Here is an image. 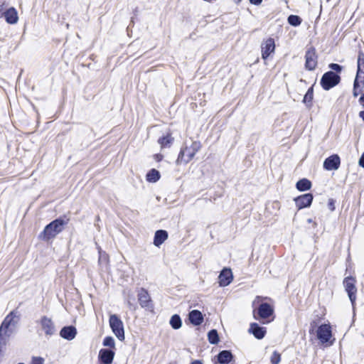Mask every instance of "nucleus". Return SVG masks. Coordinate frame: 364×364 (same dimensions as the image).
<instances>
[{"mask_svg": "<svg viewBox=\"0 0 364 364\" xmlns=\"http://www.w3.org/2000/svg\"><path fill=\"white\" fill-rule=\"evenodd\" d=\"M359 102L364 107V93L360 97Z\"/></svg>", "mask_w": 364, "mask_h": 364, "instance_id": "79ce46f5", "label": "nucleus"}, {"mask_svg": "<svg viewBox=\"0 0 364 364\" xmlns=\"http://www.w3.org/2000/svg\"><path fill=\"white\" fill-rule=\"evenodd\" d=\"M43 361L44 360L41 357H33L32 358L31 364H43Z\"/></svg>", "mask_w": 364, "mask_h": 364, "instance_id": "f704fd0d", "label": "nucleus"}, {"mask_svg": "<svg viewBox=\"0 0 364 364\" xmlns=\"http://www.w3.org/2000/svg\"><path fill=\"white\" fill-rule=\"evenodd\" d=\"M269 321H267V322H265V321H263V323H269Z\"/></svg>", "mask_w": 364, "mask_h": 364, "instance_id": "09e8293b", "label": "nucleus"}, {"mask_svg": "<svg viewBox=\"0 0 364 364\" xmlns=\"http://www.w3.org/2000/svg\"><path fill=\"white\" fill-rule=\"evenodd\" d=\"M249 1L252 4L258 6L262 4L263 0H249Z\"/></svg>", "mask_w": 364, "mask_h": 364, "instance_id": "ea45409f", "label": "nucleus"}, {"mask_svg": "<svg viewBox=\"0 0 364 364\" xmlns=\"http://www.w3.org/2000/svg\"><path fill=\"white\" fill-rule=\"evenodd\" d=\"M128 305L129 306V308H132V304H131L130 301H128Z\"/></svg>", "mask_w": 364, "mask_h": 364, "instance_id": "49530a36", "label": "nucleus"}, {"mask_svg": "<svg viewBox=\"0 0 364 364\" xmlns=\"http://www.w3.org/2000/svg\"><path fill=\"white\" fill-rule=\"evenodd\" d=\"M314 196L311 193H305L296 197L294 200L298 210L309 207L313 201Z\"/></svg>", "mask_w": 364, "mask_h": 364, "instance_id": "9b49d317", "label": "nucleus"}, {"mask_svg": "<svg viewBox=\"0 0 364 364\" xmlns=\"http://www.w3.org/2000/svg\"><path fill=\"white\" fill-rule=\"evenodd\" d=\"M328 68L336 73H340L343 70V66L337 63H330Z\"/></svg>", "mask_w": 364, "mask_h": 364, "instance_id": "72a5a7b5", "label": "nucleus"}, {"mask_svg": "<svg viewBox=\"0 0 364 364\" xmlns=\"http://www.w3.org/2000/svg\"><path fill=\"white\" fill-rule=\"evenodd\" d=\"M5 21L9 24H15L18 22V16L14 7H10L5 11Z\"/></svg>", "mask_w": 364, "mask_h": 364, "instance_id": "412c9836", "label": "nucleus"}, {"mask_svg": "<svg viewBox=\"0 0 364 364\" xmlns=\"http://www.w3.org/2000/svg\"><path fill=\"white\" fill-rule=\"evenodd\" d=\"M188 319L193 326H199L203 321V316L198 310H192L188 314Z\"/></svg>", "mask_w": 364, "mask_h": 364, "instance_id": "5701e85b", "label": "nucleus"}, {"mask_svg": "<svg viewBox=\"0 0 364 364\" xmlns=\"http://www.w3.org/2000/svg\"><path fill=\"white\" fill-rule=\"evenodd\" d=\"M355 80L360 81L362 87H364V53L358 52L357 60V72Z\"/></svg>", "mask_w": 364, "mask_h": 364, "instance_id": "ddd939ff", "label": "nucleus"}, {"mask_svg": "<svg viewBox=\"0 0 364 364\" xmlns=\"http://www.w3.org/2000/svg\"><path fill=\"white\" fill-rule=\"evenodd\" d=\"M340 81L341 77L338 74L333 71H328L322 75L320 84L323 90H329L336 86Z\"/></svg>", "mask_w": 364, "mask_h": 364, "instance_id": "423d86ee", "label": "nucleus"}, {"mask_svg": "<svg viewBox=\"0 0 364 364\" xmlns=\"http://www.w3.org/2000/svg\"><path fill=\"white\" fill-rule=\"evenodd\" d=\"M287 21L292 26H299L301 23L302 20L300 16L291 14L288 16Z\"/></svg>", "mask_w": 364, "mask_h": 364, "instance_id": "c756f323", "label": "nucleus"}, {"mask_svg": "<svg viewBox=\"0 0 364 364\" xmlns=\"http://www.w3.org/2000/svg\"><path fill=\"white\" fill-rule=\"evenodd\" d=\"M201 144L198 141H194L192 142L190 146H186L181 149L177 159L178 164H187L196 155V154L200 149Z\"/></svg>", "mask_w": 364, "mask_h": 364, "instance_id": "7ed1b4c3", "label": "nucleus"}, {"mask_svg": "<svg viewBox=\"0 0 364 364\" xmlns=\"http://www.w3.org/2000/svg\"><path fill=\"white\" fill-rule=\"evenodd\" d=\"M274 314V308L268 303H262L259 305L257 310L253 311V316L256 320L268 319Z\"/></svg>", "mask_w": 364, "mask_h": 364, "instance_id": "0eeeda50", "label": "nucleus"}, {"mask_svg": "<svg viewBox=\"0 0 364 364\" xmlns=\"http://www.w3.org/2000/svg\"><path fill=\"white\" fill-rule=\"evenodd\" d=\"M77 335V329L73 326H66L61 328L60 336L68 341L73 340Z\"/></svg>", "mask_w": 364, "mask_h": 364, "instance_id": "a211bd4d", "label": "nucleus"}, {"mask_svg": "<svg viewBox=\"0 0 364 364\" xmlns=\"http://www.w3.org/2000/svg\"><path fill=\"white\" fill-rule=\"evenodd\" d=\"M305 68L308 70H314L317 65V55L314 48H309L305 54Z\"/></svg>", "mask_w": 364, "mask_h": 364, "instance_id": "1a4fd4ad", "label": "nucleus"}, {"mask_svg": "<svg viewBox=\"0 0 364 364\" xmlns=\"http://www.w3.org/2000/svg\"><path fill=\"white\" fill-rule=\"evenodd\" d=\"M69 220V218L65 215L55 219L46 225L43 232L40 233L39 238L45 241L53 239L64 230V227L68 223Z\"/></svg>", "mask_w": 364, "mask_h": 364, "instance_id": "f257e3e1", "label": "nucleus"}, {"mask_svg": "<svg viewBox=\"0 0 364 364\" xmlns=\"http://www.w3.org/2000/svg\"><path fill=\"white\" fill-rule=\"evenodd\" d=\"M137 296L139 303L142 308L146 309L148 310H151L153 309L151 299L148 291L145 289H140Z\"/></svg>", "mask_w": 364, "mask_h": 364, "instance_id": "9d476101", "label": "nucleus"}, {"mask_svg": "<svg viewBox=\"0 0 364 364\" xmlns=\"http://www.w3.org/2000/svg\"><path fill=\"white\" fill-rule=\"evenodd\" d=\"M18 321L17 312L15 311H11L4 319L0 326V350H2V347L6 343V340L11 334V330L9 329L10 326H15Z\"/></svg>", "mask_w": 364, "mask_h": 364, "instance_id": "f03ea898", "label": "nucleus"}, {"mask_svg": "<svg viewBox=\"0 0 364 364\" xmlns=\"http://www.w3.org/2000/svg\"><path fill=\"white\" fill-rule=\"evenodd\" d=\"M313 98H314V88H313V86H311V87H309L306 93L305 94L304 99H303V102L305 103L307 107H310L312 105L311 102H312Z\"/></svg>", "mask_w": 364, "mask_h": 364, "instance_id": "bb28decb", "label": "nucleus"}, {"mask_svg": "<svg viewBox=\"0 0 364 364\" xmlns=\"http://www.w3.org/2000/svg\"><path fill=\"white\" fill-rule=\"evenodd\" d=\"M275 44L274 40L272 38H268L263 46H262V57L267 59L272 53L274 51Z\"/></svg>", "mask_w": 364, "mask_h": 364, "instance_id": "aec40b11", "label": "nucleus"}, {"mask_svg": "<svg viewBox=\"0 0 364 364\" xmlns=\"http://www.w3.org/2000/svg\"><path fill=\"white\" fill-rule=\"evenodd\" d=\"M40 323L46 336H52L55 333V328L51 318L43 316L41 318Z\"/></svg>", "mask_w": 364, "mask_h": 364, "instance_id": "2eb2a0df", "label": "nucleus"}, {"mask_svg": "<svg viewBox=\"0 0 364 364\" xmlns=\"http://www.w3.org/2000/svg\"><path fill=\"white\" fill-rule=\"evenodd\" d=\"M170 325L173 329H179L182 326V321L179 315L174 314L171 317Z\"/></svg>", "mask_w": 364, "mask_h": 364, "instance_id": "cd10ccee", "label": "nucleus"}, {"mask_svg": "<svg viewBox=\"0 0 364 364\" xmlns=\"http://www.w3.org/2000/svg\"><path fill=\"white\" fill-rule=\"evenodd\" d=\"M296 188L299 191H306L311 188V182L307 178H302L296 183Z\"/></svg>", "mask_w": 364, "mask_h": 364, "instance_id": "b1692460", "label": "nucleus"}, {"mask_svg": "<svg viewBox=\"0 0 364 364\" xmlns=\"http://www.w3.org/2000/svg\"><path fill=\"white\" fill-rule=\"evenodd\" d=\"M18 364H25V363H18Z\"/></svg>", "mask_w": 364, "mask_h": 364, "instance_id": "8fccbe9b", "label": "nucleus"}, {"mask_svg": "<svg viewBox=\"0 0 364 364\" xmlns=\"http://www.w3.org/2000/svg\"><path fill=\"white\" fill-rule=\"evenodd\" d=\"M173 141V138L170 135L167 134L158 139V143L161 145V147L166 148L170 147Z\"/></svg>", "mask_w": 364, "mask_h": 364, "instance_id": "a878e982", "label": "nucleus"}, {"mask_svg": "<svg viewBox=\"0 0 364 364\" xmlns=\"http://www.w3.org/2000/svg\"><path fill=\"white\" fill-rule=\"evenodd\" d=\"M217 363L220 364H229L234 360V355L229 350H223L216 355Z\"/></svg>", "mask_w": 364, "mask_h": 364, "instance_id": "6ab92c4d", "label": "nucleus"}, {"mask_svg": "<svg viewBox=\"0 0 364 364\" xmlns=\"http://www.w3.org/2000/svg\"><path fill=\"white\" fill-rule=\"evenodd\" d=\"M364 87H362V84L360 83V81L354 80L353 82V95L354 97H356L358 96L359 93L360 92V90Z\"/></svg>", "mask_w": 364, "mask_h": 364, "instance_id": "7c9ffc66", "label": "nucleus"}, {"mask_svg": "<svg viewBox=\"0 0 364 364\" xmlns=\"http://www.w3.org/2000/svg\"><path fill=\"white\" fill-rule=\"evenodd\" d=\"M307 221H308L309 223H311L312 222V219H308Z\"/></svg>", "mask_w": 364, "mask_h": 364, "instance_id": "de8ad7c7", "label": "nucleus"}, {"mask_svg": "<svg viewBox=\"0 0 364 364\" xmlns=\"http://www.w3.org/2000/svg\"><path fill=\"white\" fill-rule=\"evenodd\" d=\"M250 333H252L257 339H262L267 333L265 327L260 326L257 323H252L248 330Z\"/></svg>", "mask_w": 364, "mask_h": 364, "instance_id": "dca6fc26", "label": "nucleus"}, {"mask_svg": "<svg viewBox=\"0 0 364 364\" xmlns=\"http://www.w3.org/2000/svg\"><path fill=\"white\" fill-rule=\"evenodd\" d=\"M208 339L210 343L215 345L220 341L217 330L212 329L208 333Z\"/></svg>", "mask_w": 364, "mask_h": 364, "instance_id": "c85d7f7f", "label": "nucleus"}, {"mask_svg": "<svg viewBox=\"0 0 364 364\" xmlns=\"http://www.w3.org/2000/svg\"><path fill=\"white\" fill-rule=\"evenodd\" d=\"M359 117L362 119V120L364 122V110L360 111L359 112Z\"/></svg>", "mask_w": 364, "mask_h": 364, "instance_id": "c03bdc74", "label": "nucleus"}, {"mask_svg": "<svg viewBox=\"0 0 364 364\" xmlns=\"http://www.w3.org/2000/svg\"><path fill=\"white\" fill-rule=\"evenodd\" d=\"M341 164V159L338 154H333L327 157L323 161V168L326 171H335L338 169Z\"/></svg>", "mask_w": 364, "mask_h": 364, "instance_id": "f8f14e48", "label": "nucleus"}, {"mask_svg": "<svg viewBox=\"0 0 364 364\" xmlns=\"http://www.w3.org/2000/svg\"><path fill=\"white\" fill-rule=\"evenodd\" d=\"M358 164L360 166L364 168V152L362 154L361 156L359 159Z\"/></svg>", "mask_w": 364, "mask_h": 364, "instance_id": "4c0bfd02", "label": "nucleus"}, {"mask_svg": "<svg viewBox=\"0 0 364 364\" xmlns=\"http://www.w3.org/2000/svg\"><path fill=\"white\" fill-rule=\"evenodd\" d=\"M109 326L115 336L121 341H124V328L122 321L116 314H112L109 318Z\"/></svg>", "mask_w": 364, "mask_h": 364, "instance_id": "39448f33", "label": "nucleus"}, {"mask_svg": "<svg viewBox=\"0 0 364 364\" xmlns=\"http://www.w3.org/2000/svg\"><path fill=\"white\" fill-rule=\"evenodd\" d=\"M160 177L159 171L155 168H152L146 173V179L150 183H155L159 180Z\"/></svg>", "mask_w": 364, "mask_h": 364, "instance_id": "393cba45", "label": "nucleus"}, {"mask_svg": "<svg viewBox=\"0 0 364 364\" xmlns=\"http://www.w3.org/2000/svg\"><path fill=\"white\" fill-rule=\"evenodd\" d=\"M317 338L323 344L328 343L332 337V331L330 324H321L316 331Z\"/></svg>", "mask_w": 364, "mask_h": 364, "instance_id": "6e6552de", "label": "nucleus"}, {"mask_svg": "<svg viewBox=\"0 0 364 364\" xmlns=\"http://www.w3.org/2000/svg\"><path fill=\"white\" fill-rule=\"evenodd\" d=\"M281 360V355L277 351H274L272 353L270 361L272 364H279Z\"/></svg>", "mask_w": 364, "mask_h": 364, "instance_id": "473e14b6", "label": "nucleus"}, {"mask_svg": "<svg viewBox=\"0 0 364 364\" xmlns=\"http://www.w3.org/2000/svg\"><path fill=\"white\" fill-rule=\"evenodd\" d=\"M234 1H235L237 4H240V3L242 1V0H234Z\"/></svg>", "mask_w": 364, "mask_h": 364, "instance_id": "a18cd8bd", "label": "nucleus"}, {"mask_svg": "<svg viewBox=\"0 0 364 364\" xmlns=\"http://www.w3.org/2000/svg\"><path fill=\"white\" fill-rule=\"evenodd\" d=\"M168 232L165 230H158L155 232L154 237V245L160 247L168 238Z\"/></svg>", "mask_w": 364, "mask_h": 364, "instance_id": "4be33fe9", "label": "nucleus"}, {"mask_svg": "<svg viewBox=\"0 0 364 364\" xmlns=\"http://www.w3.org/2000/svg\"><path fill=\"white\" fill-rule=\"evenodd\" d=\"M316 326V322L315 321H312L310 324V329H309V333H311L314 332V328Z\"/></svg>", "mask_w": 364, "mask_h": 364, "instance_id": "58836bf2", "label": "nucleus"}, {"mask_svg": "<svg viewBox=\"0 0 364 364\" xmlns=\"http://www.w3.org/2000/svg\"><path fill=\"white\" fill-rule=\"evenodd\" d=\"M103 346L114 348L115 342L112 336H106L103 340Z\"/></svg>", "mask_w": 364, "mask_h": 364, "instance_id": "2f4dec72", "label": "nucleus"}, {"mask_svg": "<svg viewBox=\"0 0 364 364\" xmlns=\"http://www.w3.org/2000/svg\"><path fill=\"white\" fill-rule=\"evenodd\" d=\"M114 357V352L111 349L102 348L99 352V360L102 364H111Z\"/></svg>", "mask_w": 364, "mask_h": 364, "instance_id": "f3484780", "label": "nucleus"}, {"mask_svg": "<svg viewBox=\"0 0 364 364\" xmlns=\"http://www.w3.org/2000/svg\"><path fill=\"white\" fill-rule=\"evenodd\" d=\"M191 364H203V361L200 360H195L191 363Z\"/></svg>", "mask_w": 364, "mask_h": 364, "instance_id": "37998d69", "label": "nucleus"}, {"mask_svg": "<svg viewBox=\"0 0 364 364\" xmlns=\"http://www.w3.org/2000/svg\"><path fill=\"white\" fill-rule=\"evenodd\" d=\"M328 206L331 210H335L334 200L332 198L328 200Z\"/></svg>", "mask_w": 364, "mask_h": 364, "instance_id": "e433bc0d", "label": "nucleus"}, {"mask_svg": "<svg viewBox=\"0 0 364 364\" xmlns=\"http://www.w3.org/2000/svg\"><path fill=\"white\" fill-rule=\"evenodd\" d=\"M154 158L157 161H160L163 159V156L160 154H157L154 155Z\"/></svg>", "mask_w": 364, "mask_h": 364, "instance_id": "a19ab883", "label": "nucleus"}, {"mask_svg": "<svg viewBox=\"0 0 364 364\" xmlns=\"http://www.w3.org/2000/svg\"><path fill=\"white\" fill-rule=\"evenodd\" d=\"M233 279L232 271L230 268L224 267L218 276V284L220 287L229 285Z\"/></svg>", "mask_w": 364, "mask_h": 364, "instance_id": "4468645a", "label": "nucleus"}, {"mask_svg": "<svg viewBox=\"0 0 364 364\" xmlns=\"http://www.w3.org/2000/svg\"><path fill=\"white\" fill-rule=\"evenodd\" d=\"M6 9H5V3L3 2L1 5H0V18H1L3 16L4 17L5 16V11Z\"/></svg>", "mask_w": 364, "mask_h": 364, "instance_id": "c9c22d12", "label": "nucleus"}, {"mask_svg": "<svg viewBox=\"0 0 364 364\" xmlns=\"http://www.w3.org/2000/svg\"><path fill=\"white\" fill-rule=\"evenodd\" d=\"M343 284L354 309L357 294L356 279L352 276L346 277L343 281Z\"/></svg>", "mask_w": 364, "mask_h": 364, "instance_id": "20e7f679", "label": "nucleus"}]
</instances>
